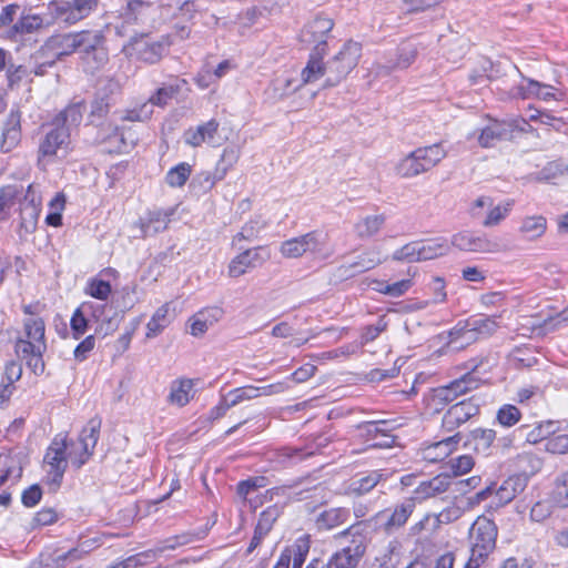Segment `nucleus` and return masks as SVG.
<instances>
[{
  "mask_svg": "<svg viewBox=\"0 0 568 568\" xmlns=\"http://www.w3.org/2000/svg\"><path fill=\"white\" fill-rule=\"evenodd\" d=\"M568 324V306L554 316L546 318L541 327L546 332H554Z\"/></svg>",
  "mask_w": 568,
  "mask_h": 568,
  "instance_id": "obj_63",
  "label": "nucleus"
},
{
  "mask_svg": "<svg viewBox=\"0 0 568 568\" xmlns=\"http://www.w3.org/2000/svg\"><path fill=\"white\" fill-rule=\"evenodd\" d=\"M369 286L381 294L390 296V297H400L406 292L410 290L413 286V281L409 278L402 280L392 284H388L385 281L382 280H372L369 282Z\"/></svg>",
  "mask_w": 568,
  "mask_h": 568,
  "instance_id": "obj_41",
  "label": "nucleus"
},
{
  "mask_svg": "<svg viewBox=\"0 0 568 568\" xmlns=\"http://www.w3.org/2000/svg\"><path fill=\"white\" fill-rule=\"evenodd\" d=\"M554 498L560 507H568V471L557 478Z\"/></svg>",
  "mask_w": 568,
  "mask_h": 568,
  "instance_id": "obj_61",
  "label": "nucleus"
},
{
  "mask_svg": "<svg viewBox=\"0 0 568 568\" xmlns=\"http://www.w3.org/2000/svg\"><path fill=\"white\" fill-rule=\"evenodd\" d=\"M43 27V19L38 14H23L13 26V31L19 34L32 33Z\"/></svg>",
  "mask_w": 568,
  "mask_h": 568,
  "instance_id": "obj_50",
  "label": "nucleus"
},
{
  "mask_svg": "<svg viewBox=\"0 0 568 568\" xmlns=\"http://www.w3.org/2000/svg\"><path fill=\"white\" fill-rule=\"evenodd\" d=\"M527 486V479L524 476H511L507 478L496 490V496L501 504L510 503L518 494L523 493Z\"/></svg>",
  "mask_w": 568,
  "mask_h": 568,
  "instance_id": "obj_35",
  "label": "nucleus"
},
{
  "mask_svg": "<svg viewBox=\"0 0 568 568\" xmlns=\"http://www.w3.org/2000/svg\"><path fill=\"white\" fill-rule=\"evenodd\" d=\"M452 484L450 476L439 474L429 480L422 481L413 491V500L423 501L436 497L448 490Z\"/></svg>",
  "mask_w": 568,
  "mask_h": 568,
  "instance_id": "obj_21",
  "label": "nucleus"
},
{
  "mask_svg": "<svg viewBox=\"0 0 568 568\" xmlns=\"http://www.w3.org/2000/svg\"><path fill=\"white\" fill-rule=\"evenodd\" d=\"M450 244L467 253L495 254L505 251L498 237L471 231H462L454 234Z\"/></svg>",
  "mask_w": 568,
  "mask_h": 568,
  "instance_id": "obj_5",
  "label": "nucleus"
},
{
  "mask_svg": "<svg viewBox=\"0 0 568 568\" xmlns=\"http://www.w3.org/2000/svg\"><path fill=\"white\" fill-rule=\"evenodd\" d=\"M47 476L52 484L59 485L68 465L67 439L58 435L47 449L44 459Z\"/></svg>",
  "mask_w": 568,
  "mask_h": 568,
  "instance_id": "obj_9",
  "label": "nucleus"
},
{
  "mask_svg": "<svg viewBox=\"0 0 568 568\" xmlns=\"http://www.w3.org/2000/svg\"><path fill=\"white\" fill-rule=\"evenodd\" d=\"M160 4V0H126L125 14L135 20H146Z\"/></svg>",
  "mask_w": 568,
  "mask_h": 568,
  "instance_id": "obj_36",
  "label": "nucleus"
},
{
  "mask_svg": "<svg viewBox=\"0 0 568 568\" xmlns=\"http://www.w3.org/2000/svg\"><path fill=\"white\" fill-rule=\"evenodd\" d=\"M225 178V171L222 169H214V171H203L196 174L191 183L190 187L196 194H205L210 192L214 185Z\"/></svg>",
  "mask_w": 568,
  "mask_h": 568,
  "instance_id": "obj_29",
  "label": "nucleus"
},
{
  "mask_svg": "<svg viewBox=\"0 0 568 568\" xmlns=\"http://www.w3.org/2000/svg\"><path fill=\"white\" fill-rule=\"evenodd\" d=\"M417 50L413 45L404 47L400 49L397 61L393 65L377 64L376 75H387L394 69H406L416 59Z\"/></svg>",
  "mask_w": 568,
  "mask_h": 568,
  "instance_id": "obj_43",
  "label": "nucleus"
},
{
  "mask_svg": "<svg viewBox=\"0 0 568 568\" xmlns=\"http://www.w3.org/2000/svg\"><path fill=\"white\" fill-rule=\"evenodd\" d=\"M362 57V45L353 40L346 41L339 51L322 67L325 87H334L346 79Z\"/></svg>",
  "mask_w": 568,
  "mask_h": 568,
  "instance_id": "obj_3",
  "label": "nucleus"
},
{
  "mask_svg": "<svg viewBox=\"0 0 568 568\" xmlns=\"http://www.w3.org/2000/svg\"><path fill=\"white\" fill-rule=\"evenodd\" d=\"M170 305L163 304L152 315L146 324L145 337L151 339L159 336L166 326L171 323Z\"/></svg>",
  "mask_w": 568,
  "mask_h": 568,
  "instance_id": "obj_38",
  "label": "nucleus"
},
{
  "mask_svg": "<svg viewBox=\"0 0 568 568\" xmlns=\"http://www.w3.org/2000/svg\"><path fill=\"white\" fill-rule=\"evenodd\" d=\"M414 152L424 173L436 166L447 154L442 144L418 148Z\"/></svg>",
  "mask_w": 568,
  "mask_h": 568,
  "instance_id": "obj_30",
  "label": "nucleus"
},
{
  "mask_svg": "<svg viewBox=\"0 0 568 568\" xmlns=\"http://www.w3.org/2000/svg\"><path fill=\"white\" fill-rule=\"evenodd\" d=\"M476 341H478L477 333L473 331V326L467 321L464 324H458L449 332L447 345L453 349H462Z\"/></svg>",
  "mask_w": 568,
  "mask_h": 568,
  "instance_id": "obj_31",
  "label": "nucleus"
},
{
  "mask_svg": "<svg viewBox=\"0 0 568 568\" xmlns=\"http://www.w3.org/2000/svg\"><path fill=\"white\" fill-rule=\"evenodd\" d=\"M521 414L514 405H504L497 413V419L505 427L514 426L519 422Z\"/></svg>",
  "mask_w": 568,
  "mask_h": 568,
  "instance_id": "obj_56",
  "label": "nucleus"
},
{
  "mask_svg": "<svg viewBox=\"0 0 568 568\" xmlns=\"http://www.w3.org/2000/svg\"><path fill=\"white\" fill-rule=\"evenodd\" d=\"M385 222L386 216L383 213L367 214L354 223L353 230L359 240H368L383 230Z\"/></svg>",
  "mask_w": 568,
  "mask_h": 568,
  "instance_id": "obj_24",
  "label": "nucleus"
},
{
  "mask_svg": "<svg viewBox=\"0 0 568 568\" xmlns=\"http://www.w3.org/2000/svg\"><path fill=\"white\" fill-rule=\"evenodd\" d=\"M48 8L53 18L68 24H73L81 20V14L78 13L75 6H72V1L53 0L49 3Z\"/></svg>",
  "mask_w": 568,
  "mask_h": 568,
  "instance_id": "obj_37",
  "label": "nucleus"
},
{
  "mask_svg": "<svg viewBox=\"0 0 568 568\" xmlns=\"http://www.w3.org/2000/svg\"><path fill=\"white\" fill-rule=\"evenodd\" d=\"M418 242L419 261H428L446 255L450 245L445 239H432Z\"/></svg>",
  "mask_w": 568,
  "mask_h": 568,
  "instance_id": "obj_34",
  "label": "nucleus"
},
{
  "mask_svg": "<svg viewBox=\"0 0 568 568\" xmlns=\"http://www.w3.org/2000/svg\"><path fill=\"white\" fill-rule=\"evenodd\" d=\"M395 427L394 422L389 420L368 422L362 426L366 435L372 439H376L378 436L383 437L381 442L373 444L374 446L381 447H390L393 445L394 437L390 435V432H393Z\"/></svg>",
  "mask_w": 568,
  "mask_h": 568,
  "instance_id": "obj_26",
  "label": "nucleus"
},
{
  "mask_svg": "<svg viewBox=\"0 0 568 568\" xmlns=\"http://www.w3.org/2000/svg\"><path fill=\"white\" fill-rule=\"evenodd\" d=\"M41 202L39 185L30 184L24 195L22 214H28L31 221H36L39 216Z\"/></svg>",
  "mask_w": 568,
  "mask_h": 568,
  "instance_id": "obj_44",
  "label": "nucleus"
},
{
  "mask_svg": "<svg viewBox=\"0 0 568 568\" xmlns=\"http://www.w3.org/2000/svg\"><path fill=\"white\" fill-rule=\"evenodd\" d=\"M356 564L357 558L352 555L349 548H346L334 556L328 564V568H354Z\"/></svg>",
  "mask_w": 568,
  "mask_h": 568,
  "instance_id": "obj_60",
  "label": "nucleus"
},
{
  "mask_svg": "<svg viewBox=\"0 0 568 568\" xmlns=\"http://www.w3.org/2000/svg\"><path fill=\"white\" fill-rule=\"evenodd\" d=\"M44 333L45 325L41 317H27L23 320V332L14 344L17 356L24 359L34 374H41L44 371L42 361L47 349Z\"/></svg>",
  "mask_w": 568,
  "mask_h": 568,
  "instance_id": "obj_1",
  "label": "nucleus"
},
{
  "mask_svg": "<svg viewBox=\"0 0 568 568\" xmlns=\"http://www.w3.org/2000/svg\"><path fill=\"white\" fill-rule=\"evenodd\" d=\"M468 322L470 323V326H473V331L477 333L478 339L493 335L499 328V324L495 316L471 320Z\"/></svg>",
  "mask_w": 568,
  "mask_h": 568,
  "instance_id": "obj_51",
  "label": "nucleus"
},
{
  "mask_svg": "<svg viewBox=\"0 0 568 568\" xmlns=\"http://www.w3.org/2000/svg\"><path fill=\"white\" fill-rule=\"evenodd\" d=\"M454 476H460L470 471L475 465L474 458L469 455L458 456L448 463Z\"/></svg>",
  "mask_w": 568,
  "mask_h": 568,
  "instance_id": "obj_58",
  "label": "nucleus"
},
{
  "mask_svg": "<svg viewBox=\"0 0 568 568\" xmlns=\"http://www.w3.org/2000/svg\"><path fill=\"white\" fill-rule=\"evenodd\" d=\"M223 316V311L220 307H207L190 318V333L193 336H202L210 327L217 323Z\"/></svg>",
  "mask_w": 568,
  "mask_h": 568,
  "instance_id": "obj_23",
  "label": "nucleus"
},
{
  "mask_svg": "<svg viewBox=\"0 0 568 568\" xmlns=\"http://www.w3.org/2000/svg\"><path fill=\"white\" fill-rule=\"evenodd\" d=\"M318 236L316 232L286 240L280 245V253L285 258H298L317 248Z\"/></svg>",
  "mask_w": 568,
  "mask_h": 568,
  "instance_id": "obj_18",
  "label": "nucleus"
},
{
  "mask_svg": "<svg viewBox=\"0 0 568 568\" xmlns=\"http://www.w3.org/2000/svg\"><path fill=\"white\" fill-rule=\"evenodd\" d=\"M21 141V113L18 110H12L6 122L3 123L1 133V150L10 152Z\"/></svg>",
  "mask_w": 568,
  "mask_h": 568,
  "instance_id": "obj_22",
  "label": "nucleus"
},
{
  "mask_svg": "<svg viewBox=\"0 0 568 568\" xmlns=\"http://www.w3.org/2000/svg\"><path fill=\"white\" fill-rule=\"evenodd\" d=\"M226 397L231 402V405L234 407L242 402L260 397V393L256 386L248 385L232 389Z\"/></svg>",
  "mask_w": 568,
  "mask_h": 568,
  "instance_id": "obj_52",
  "label": "nucleus"
},
{
  "mask_svg": "<svg viewBox=\"0 0 568 568\" xmlns=\"http://www.w3.org/2000/svg\"><path fill=\"white\" fill-rule=\"evenodd\" d=\"M509 134L510 129L508 124L493 121L481 130L478 142L483 148H490L496 141L507 139Z\"/></svg>",
  "mask_w": 568,
  "mask_h": 568,
  "instance_id": "obj_33",
  "label": "nucleus"
},
{
  "mask_svg": "<svg viewBox=\"0 0 568 568\" xmlns=\"http://www.w3.org/2000/svg\"><path fill=\"white\" fill-rule=\"evenodd\" d=\"M415 508V501L413 498L402 503L400 505L396 506L392 514H388L386 510L381 511L377 517L378 518H386L385 523V529L387 531H390L395 528L402 527Z\"/></svg>",
  "mask_w": 568,
  "mask_h": 568,
  "instance_id": "obj_25",
  "label": "nucleus"
},
{
  "mask_svg": "<svg viewBox=\"0 0 568 568\" xmlns=\"http://www.w3.org/2000/svg\"><path fill=\"white\" fill-rule=\"evenodd\" d=\"M471 437L476 443V449L485 452L495 440L496 432L493 429L476 428L471 432Z\"/></svg>",
  "mask_w": 568,
  "mask_h": 568,
  "instance_id": "obj_57",
  "label": "nucleus"
},
{
  "mask_svg": "<svg viewBox=\"0 0 568 568\" xmlns=\"http://www.w3.org/2000/svg\"><path fill=\"white\" fill-rule=\"evenodd\" d=\"M270 258V254L263 246L247 248L234 256L227 266L230 277L237 278L250 270L262 266Z\"/></svg>",
  "mask_w": 568,
  "mask_h": 568,
  "instance_id": "obj_13",
  "label": "nucleus"
},
{
  "mask_svg": "<svg viewBox=\"0 0 568 568\" xmlns=\"http://www.w3.org/2000/svg\"><path fill=\"white\" fill-rule=\"evenodd\" d=\"M71 151V133L53 122L40 139L37 152L38 165L45 169L49 164L64 159Z\"/></svg>",
  "mask_w": 568,
  "mask_h": 568,
  "instance_id": "obj_2",
  "label": "nucleus"
},
{
  "mask_svg": "<svg viewBox=\"0 0 568 568\" xmlns=\"http://www.w3.org/2000/svg\"><path fill=\"white\" fill-rule=\"evenodd\" d=\"M497 538V527L493 520L487 517H478L471 526L470 539L471 546L495 549Z\"/></svg>",
  "mask_w": 568,
  "mask_h": 568,
  "instance_id": "obj_19",
  "label": "nucleus"
},
{
  "mask_svg": "<svg viewBox=\"0 0 568 568\" xmlns=\"http://www.w3.org/2000/svg\"><path fill=\"white\" fill-rule=\"evenodd\" d=\"M478 386V378L473 374H465L463 377L452 382L449 385L436 388L430 399L432 404L435 406L436 410H439V405H446L455 400L458 396L476 389Z\"/></svg>",
  "mask_w": 568,
  "mask_h": 568,
  "instance_id": "obj_12",
  "label": "nucleus"
},
{
  "mask_svg": "<svg viewBox=\"0 0 568 568\" xmlns=\"http://www.w3.org/2000/svg\"><path fill=\"white\" fill-rule=\"evenodd\" d=\"M396 172L402 178H414L424 173L414 151L397 163Z\"/></svg>",
  "mask_w": 568,
  "mask_h": 568,
  "instance_id": "obj_47",
  "label": "nucleus"
},
{
  "mask_svg": "<svg viewBox=\"0 0 568 568\" xmlns=\"http://www.w3.org/2000/svg\"><path fill=\"white\" fill-rule=\"evenodd\" d=\"M479 413V405L473 399L453 405L443 417V427L453 432Z\"/></svg>",
  "mask_w": 568,
  "mask_h": 568,
  "instance_id": "obj_16",
  "label": "nucleus"
},
{
  "mask_svg": "<svg viewBox=\"0 0 568 568\" xmlns=\"http://www.w3.org/2000/svg\"><path fill=\"white\" fill-rule=\"evenodd\" d=\"M85 33L87 31H81L77 33L52 36L47 40L43 50L50 52L57 58L69 55L77 50H81L82 44H88L90 42L91 38L87 41L84 40Z\"/></svg>",
  "mask_w": 568,
  "mask_h": 568,
  "instance_id": "obj_15",
  "label": "nucleus"
},
{
  "mask_svg": "<svg viewBox=\"0 0 568 568\" xmlns=\"http://www.w3.org/2000/svg\"><path fill=\"white\" fill-rule=\"evenodd\" d=\"M186 84L185 80L176 79L172 83H168L159 88L146 102L140 106L132 109L126 112L125 120L128 121H148L153 114V106L164 108L169 102L174 99L182 90V87Z\"/></svg>",
  "mask_w": 568,
  "mask_h": 568,
  "instance_id": "obj_4",
  "label": "nucleus"
},
{
  "mask_svg": "<svg viewBox=\"0 0 568 568\" xmlns=\"http://www.w3.org/2000/svg\"><path fill=\"white\" fill-rule=\"evenodd\" d=\"M193 540L194 536L191 534H182L174 537H170L165 539L158 548L131 556L123 560L122 562L114 566L113 568H139L148 564L151 559H154L158 554H161L169 549L173 550L180 546L187 545Z\"/></svg>",
  "mask_w": 568,
  "mask_h": 568,
  "instance_id": "obj_14",
  "label": "nucleus"
},
{
  "mask_svg": "<svg viewBox=\"0 0 568 568\" xmlns=\"http://www.w3.org/2000/svg\"><path fill=\"white\" fill-rule=\"evenodd\" d=\"M89 38L88 44H82L81 53L85 68L94 72L104 67L109 60L108 49L105 48V38L101 31H87L84 40Z\"/></svg>",
  "mask_w": 568,
  "mask_h": 568,
  "instance_id": "obj_10",
  "label": "nucleus"
},
{
  "mask_svg": "<svg viewBox=\"0 0 568 568\" xmlns=\"http://www.w3.org/2000/svg\"><path fill=\"white\" fill-rule=\"evenodd\" d=\"M547 230V221L541 215L527 216L523 220L519 232L528 240L541 237Z\"/></svg>",
  "mask_w": 568,
  "mask_h": 568,
  "instance_id": "obj_42",
  "label": "nucleus"
},
{
  "mask_svg": "<svg viewBox=\"0 0 568 568\" xmlns=\"http://www.w3.org/2000/svg\"><path fill=\"white\" fill-rule=\"evenodd\" d=\"M219 126V122L215 119H211L207 122L190 128L183 134L184 142L192 148H199L204 143L215 146L217 145Z\"/></svg>",
  "mask_w": 568,
  "mask_h": 568,
  "instance_id": "obj_17",
  "label": "nucleus"
},
{
  "mask_svg": "<svg viewBox=\"0 0 568 568\" xmlns=\"http://www.w3.org/2000/svg\"><path fill=\"white\" fill-rule=\"evenodd\" d=\"M511 206V201L495 204L490 196L481 195L471 203L470 212L474 217L480 219L484 227H495L508 216Z\"/></svg>",
  "mask_w": 568,
  "mask_h": 568,
  "instance_id": "obj_7",
  "label": "nucleus"
},
{
  "mask_svg": "<svg viewBox=\"0 0 568 568\" xmlns=\"http://www.w3.org/2000/svg\"><path fill=\"white\" fill-rule=\"evenodd\" d=\"M394 261H402V262H420L419 261V251H418V242H409L398 250H396L392 255Z\"/></svg>",
  "mask_w": 568,
  "mask_h": 568,
  "instance_id": "obj_54",
  "label": "nucleus"
},
{
  "mask_svg": "<svg viewBox=\"0 0 568 568\" xmlns=\"http://www.w3.org/2000/svg\"><path fill=\"white\" fill-rule=\"evenodd\" d=\"M491 552L493 549L471 546L469 559L464 568H479L486 562Z\"/></svg>",
  "mask_w": 568,
  "mask_h": 568,
  "instance_id": "obj_62",
  "label": "nucleus"
},
{
  "mask_svg": "<svg viewBox=\"0 0 568 568\" xmlns=\"http://www.w3.org/2000/svg\"><path fill=\"white\" fill-rule=\"evenodd\" d=\"M459 442L458 434L434 443L424 449V458L430 463H436L448 457L457 447Z\"/></svg>",
  "mask_w": 568,
  "mask_h": 568,
  "instance_id": "obj_27",
  "label": "nucleus"
},
{
  "mask_svg": "<svg viewBox=\"0 0 568 568\" xmlns=\"http://www.w3.org/2000/svg\"><path fill=\"white\" fill-rule=\"evenodd\" d=\"M240 151L237 148L227 146L223 150L221 158L215 166V169H222L225 171V175L227 172L235 165L239 161Z\"/></svg>",
  "mask_w": 568,
  "mask_h": 568,
  "instance_id": "obj_59",
  "label": "nucleus"
},
{
  "mask_svg": "<svg viewBox=\"0 0 568 568\" xmlns=\"http://www.w3.org/2000/svg\"><path fill=\"white\" fill-rule=\"evenodd\" d=\"M286 549H291L293 551L292 568H301L305 561L306 555L308 554V539L305 537L298 538L292 547H287Z\"/></svg>",
  "mask_w": 568,
  "mask_h": 568,
  "instance_id": "obj_55",
  "label": "nucleus"
},
{
  "mask_svg": "<svg viewBox=\"0 0 568 568\" xmlns=\"http://www.w3.org/2000/svg\"><path fill=\"white\" fill-rule=\"evenodd\" d=\"M169 43L165 41H153L146 36L132 38L124 47L123 52L130 59L144 63H156L166 53Z\"/></svg>",
  "mask_w": 568,
  "mask_h": 568,
  "instance_id": "obj_8",
  "label": "nucleus"
},
{
  "mask_svg": "<svg viewBox=\"0 0 568 568\" xmlns=\"http://www.w3.org/2000/svg\"><path fill=\"white\" fill-rule=\"evenodd\" d=\"M191 173L192 166L189 163H179L168 171L165 182L171 187H182L190 179Z\"/></svg>",
  "mask_w": 568,
  "mask_h": 568,
  "instance_id": "obj_45",
  "label": "nucleus"
},
{
  "mask_svg": "<svg viewBox=\"0 0 568 568\" xmlns=\"http://www.w3.org/2000/svg\"><path fill=\"white\" fill-rule=\"evenodd\" d=\"M169 222L170 216L168 213L160 210L150 211L144 217H141L134 224V229L138 230V232L134 233V236L146 237L154 235L166 230Z\"/></svg>",
  "mask_w": 568,
  "mask_h": 568,
  "instance_id": "obj_20",
  "label": "nucleus"
},
{
  "mask_svg": "<svg viewBox=\"0 0 568 568\" xmlns=\"http://www.w3.org/2000/svg\"><path fill=\"white\" fill-rule=\"evenodd\" d=\"M385 258L377 246H371L362 252L353 262L345 263L337 268L341 280H348L362 273L368 272L381 265Z\"/></svg>",
  "mask_w": 568,
  "mask_h": 568,
  "instance_id": "obj_11",
  "label": "nucleus"
},
{
  "mask_svg": "<svg viewBox=\"0 0 568 568\" xmlns=\"http://www.w3.org/2000/svg\"><path fill=\"white\" fill-rule=\"evenodd\" d=\"M546 450L551 454H567L568 453V435H557L547 439Z\"/></svg>",
  "mask_w": 568,
  "mask_h": 568,
  "instance_id": "obj_64",
  "label": "nucleus"
},
{
  "mask_svg": "<svg viewBox=\"0 0 568 568\" xmlns=\"http://www.w3.org/2000/svg\"><path fill=\"white\" fill-rule=\"evenodd\" d=\"M85 105L82 103H74L67 106L52 120L58 126H62L69 130L71 133L72 128L79 125L82 120Z\"/></svg>",
  "mask_w": 568,
  "mask_h": 568,
  "instance_id": "obj_39",
  "label": "nucleus"
},
{
  "mask_svg": "<svg viewBox=\"0 0 568 568\" xmlns=\"http://www.w3.org/2000/svg\"><path fill=\"white\" fill-rule=\"evenodd\" d=\"M98 308L100 312L104 311V305H99L93 302H83L73 313L71 317V329L74 338H80L88 328V318L90 310Z\"/></svg>",
  "mask_w": 568,
  "mask_h": 568,
  "instance_id": "obj_32",
  "label": "nucleus"
},
{
  "mask_svg": "<svg viewBox=\"0 0 568 568\" xmlns=\"http://www.w3.org/2000/svg\"><path fill=\"white\" fill-rule=\"evenodd\" d=\"M100 422L90 420L77 442L67 443L68 460L75 467L84 465L93 453L99 439Z\"/></svg>",
  "mask_w": 568,
  "mask_h": 568,
  "instance_id": "obj_6",
  "label": "nucleus"
},
{
  "mask_svg": "<svg viewBox=\"0 0 568 568\" xmlns=\"http://www.w3.org/2000/svg\"><path fill=\"white\" fill-rule=\"evenodd\" d=\"M383 480V474L379 471H372L367 476L353 480L349 490L356 495H364L371 491L378 483Z\"/></svg>",
  "mask_w": 568,
  "mask_h": 568,
  "instance_id": "obj_48",
  "label": "nucleus"
},
{
  "mask_svg": "<svg viewBox=\"0 0 568 568\" xmlns=\"http://www.w3.org/2000/svg\"><path fill=\"white\" fill-rule=\"evenodd\" d=\"M194 396V384L192 379L182 378L172 382L168 400L170 404L183 407Z\"/></svg>",
  "mask_w": 568,
  "mask_h": 568,
  "instance_id": "obj_28",
  "label": "nucleus"
},
{
  "mask_svg": "<svg viewBox=\"0 0 568 568\" xmlns=\"http://www.w3.org/2000/svg\"><path fill=\"white\" fill-rule=\"evenodd\" d=\"M266 221L262 215L252 216L241 229V231L234 235L232 245H237L242 241H253L257 239L258 234L265 229Z\"/></svg>",
  "mask_w": 568,
  "mask_h": 568,
  "instance_id": "obj_40",
  "label": "nucleus"
},
{
  "mask_svg": "<svg viewBox=\"0 0 568 568\" xmlns=\"http://www.w3.org/2000/svg\"><path fill=\"white\" fill-rule=\"evenodd\" d=\"M16 194L14 186L8 185L0 189V222L9 217Z\"/></svg>",
  "mask_w": 568,
  "mask_h": 568,
  "instance_id": "obj_53",
  "label": "nucleus"
},
{
  "mask_svg": "<svg viewBox=\"0 0 568 568\" xmlns=\"http://www.w3.org/2000/svg\"><path fill=\"white\" fill-rule=\"evenodd\" d=\"M111 292L112 288L110 283L98 276L89 278L84 287V293L87 295L100 301H106Z\"/></svg>",
  "mask_w": 568,
  "mask_h": 568,
  "instance_id": "obj_46",
  "label": "nucleus"
},
{
  "mask_svg": "<svg viewBox=\"0 0 568 568\" xmlns=\"http://www.w3.org/2000/svg\"><path fill=\"white\" fill-rule=\"evenodd\" d=\"M65 206V196L63 193H57L50 201V213L47 215V223L51 226L58 227L62 224V211Z\"/></svg>",
  "mask_w": 568,
  "mask_h": 568,
  "instance_id": "obj_49",
  "label": "nucleus"
}]
</instances>
